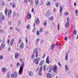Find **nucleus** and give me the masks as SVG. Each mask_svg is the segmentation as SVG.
Segmentation results:
<instances>
[{
  "label": "nucleus",
  "mask_w": 78,
  "mask_h": 78,
  "mask_svg": "<svg viewBox=\"0 0 78 78\" xmlns=\"http://www.w3.org/2000/svg\"><path fill=\"white\" fill-rule=\"evenodd\" d=\"M25 63L23 62L22 63L21 66L20 68V69L19 71V74L20 75H22V72H23V67L25 66Z\"/></svg>",
  "instance_id": "f257e3e1"
},
{
  "label": "nucleus",
  "mask_w": 78,
  "mask_h": 78,
  "mask_svg": "<svg viewBox=\"0 0 78 78\" xmlns=\"http://www.w3.org/2000/svg\"><path fill=\"white\" fill-rule=\"evenodd\" d=\"M41 60L40 59V58L38 57L37 58L34 59L33 60V62H35V64L37 65L39 64V62Z\"/></svg>",
  "instance_id": "f03ea898"
},
{
  "label": "nucleus",
  "mask_w": 78,
  "mask_h": 78,
  "mask_svg": "<svg viewBox=\"0 0 78 78\" xmlns=\"http://www.w3.org/2000/svg\"><path fill=\"white\" fill-rule=\"evenodd\" d=\"M37 48H37L35 49L33 51L34 54H35V57L36 58H37V57L38 56V51H37Z\"/></svg>",
  "instance_id": "7ed1b4c3"
},
{
  "label": "nucleus",
  "mask_w": 78,
  "mask_h": 78,
  "mask_svg": "<svg viewBox=\"0 0 78 78\" xmlns=\"http://www.w3.org/2000/svg\"><path fill=\"white\" fill-rule=\"evenodd\" d=\"M5 46L6 44L3 43H2L0 47V50L2 51V49H3Z\"/></svg>",
  "instance_id": "20e7f679"
},
{
  "label": "nucleus",
  "mask_w": 78,
  "mask_h": 78,
  "mask_svg": "<svg viewBox=\"0 0 78 78\" xmlns=\"http://www.w3.org/2000/svg\"><path fill=\"white\" fill-rule=\"evenodd\" d=\"M53 70L54 72L56 73L57 71V69H58V66L56 65H55L53 66Z\"/></svg>",
  "instance_id": "39448f33"
},
{
  "label": "nucleus",
  "mask_w": 78,
  "mask_h": 78,
  "mask_svg": "<svg viewBox=\"0 0 78 78\" xmlns=\"http://www.w3.org/2000/svg\"><path fill=\"white\" fill-rule=\"evenodd\" d=\"M69 17H68L67 18V23H66L65 24V26H66V28H67V27H69Z\"/></svg>",
  "instance_id": "423d86ee"
},
{
  "label": "nucleus",
  "mask_w": 78,
  "mask_h": 78,
  "mask_svg": "<svg viewBox=\"0 0 78 78\" xmlns=\"http://www.w3.org/2000/svg\"><path fill=\"white\" fill-rule=\"evenodd\" d=\"M39 71L38 73V74L39 75H40V76H41L42 75V66H41V67L39 69Z\"/></svg>",
  "instance_id": "0eeeda50"
},
{
  "label": "nucleus",
  "mask_w": 78,
  "mask_h": 78,
  "mask_svg": "<svg viewBox=\"0 0 78 78\" xmlns=\"http://www.w3.org/2000/svg\"><path fill=\"white\" fill-rule=\"evenodd\" d=\"M14 76H15V77H17V73L15 72L14 73L12 74L11 75V78H13Z\"/></svg>",
  "instance_id": "6e6552de"
},
{
  "label": "nucleus",
  "mask_w": 78,
  "mask_h": 78,
  "mask_svg": "<svg viewBox=\"0 0 78 78\" xmlns=\"http://www.w3.org/2000/svg\"><path fill=\"white\" fill-rule=\"evenodd\" d=\"M49 58V57L48 56L47 58V59L46 61V63H47L48 64H50V61H49V60H48Z\"/></svg>",
  "instance_id": "1a4fd4ad"
},
{
  "label": "nucleus",
  "mask_w": 78,
  "mask_h": 78,
  "mask_svg": "<svg viewBox=\"0 0 78 78\" xmlns=\"http://www.w3.org/2000/svg\"><path fill=\"white\" fill-rule=\"evenodd\" d=\"M19 54L17 53H16L15 54V59H17L18 58V57H19Z\"/></svg>",
  "instance_id": "9d476101"
},
{
  "label": "nucleus",
  "mask_w": 78,
  "mask_h": 78,
  "mask_svg": "<svg viewBox=\"0 0 78 78\" xmlns=\"http://www.w3.org/2000/svg\"><path fill=\"white\" fill-rule=\"evenodd\" d=\"M14 38H13L10 41V45H12L14 44Z\"/></svg>",
  "instance_id": "9b49d317"
},
{
  "label": "nucleus",
  "mask_w": 78,
  "mask_h": 78,
  "mask_svg": "<svg viewBox=\"0 0 78 78\" xmlns=\"http://www.w3.org/2000/svg\"><path fill=\"white\" fill-rule=\"evenodd\" d=\"M31 15L30 14V13H29L27 16V18L28 19H31Z\"/></svg>",
  "instance_id": "f8f14e48"
},
{
  "label": "nucleus",
  "mask_w": 78,
  "mask_h": 78,
  "mask_svg": "<svg viewBox=\"0 0 78 78\" xmlns=\"http://www.w3.org/2000/svg\"><path fill=\"white\" fill-rule=\"evenodd\" d=\"M36 24H37V25L39 24V19L38 18H37L36 20Z\"/></svg>",
  "instance_id": "ddd939ff"
},
{
  "label": "nucleus",
  "mask_w": 78,
  "mask_h": 78,
  "mask_svg": "<svg viewBox=\"0 0 78 78\" xmlns=\"http://www.w3.org/2000/svg\"><path fill=\"white\" fill-rule=\"evenodd\" d=\"M47 76L48 78H51V76L50 74L49 73H47Z\"/></svg>",
  "instance_id": "4468645a"
},
{
  "label": "nucleus",
  "mask_w": 78,
  "mask_h": 78,
  "mask_svg": "<svg viewBox=\"0 0 78 78\" xmlns=\"http://www.w3.org/2000/svg\"><path fill=\"white\" fill-rule=\"evenodd\" d=\"M44 60H42L40 63L39 65L40 66H42V65H43L44 63Z\"/></svg>",
  "instance_id": "2eb2a0df"
},
{
  "label": "nucleus",
  "mask_w": 78,
  "mask_h": 78,
  "mask_svg": "<svg viewBox=\"0 0 78 78\" xmlns=\"http://www.w3.org/2000/svg\"><path fill=\"white\" fill-rule=\"evenodd\" d=\"M60 9L59 10L60 13H62V7L61 6H60Z\"/></svg>",
  "instance_id": "dca6fc26"
},
{
  "label": "nucleus",
  "mask_w": 78,
  "mask_h": 78,
  "mask_svg": "<svg viewBox=\"0 0 78 78\" xmlns=\"http://www.w3.org/2000/svg\"><path fill=\"white\" fill-rule=\"evenodd\" d=\"M50 11H48L46 12V16L47 17L48 16H50Z\"/></svg>",
  "instance_id": "f3484780"
},
{
  "label": "nucleus",
  "mask_w": 78,
  "mask_h": 78,
  "mask_svg": "<svg viewBox=\"0 0 78 78\" xmlns=\"http://www.w3.org/2000/svg\"><path fill=\"white\" fill-rule=\"evenodd\" d=\"M65 59L66 61H67L68 59V54L67 53L66 54Z\"/></svg>",
  "instance_id": "a211bd4d"
},
{
  "label": "nucleus",
  "mask_w": 78,
  "mask_h": 78,
  "mask_svg": "<svg viewBox=\"0 0 78 78\" xmlns=\"http://www.w3.org/2000/svg\"><path fill=\"white\" fill-rule=\"evenodd\" d=\"M50 5H51V2H46V5L47 6H50Z\"/></svg>",
  "instance_id": "6ab92c4d"
},
{
  "label": "nucleus",
  "mask_w": 78,
  "mask_h": 78,
  "mask_svg": "<svg viewBox=\"0 0 78 78\" xmlns=\"http://www.w3.org/2000/svg\"><path fill=\"white\" fill-rule=\"evenodd\" d=\"M35 3L36 5H38L39 3V1L38 0H35Z\"/></svg>",
  "instance_id": "aec40b11"
},
{
  "label": "nucleus",
  "mask_w": 78,
  "mask_h": 78,
  "mask_svg": "<svg viewBox=\"0 0 78 78\" xmlns=\"http://www.w3.org/2000/svg\"><path fill=\"white\" fill-rule=\"evenodd\" d=\"M23 46H24V44L23 43H22L20 45V48H23Z\"/></svg>",
  "instance_id": "412c9836"
},
{
  "label": "nucleus",
  "mask_w": 78,
  "mask_h": 78,
  "mask_svg": "<svg viewBox=\"0 0 78 78\" xmlns=\"http://www.w3.org/2000/svg\"><path fill=\"white\" fill-rule=\"evenodd\" d=\"M43 24L44 27H46V26H47V22L44 21Z\"/></svg>",
  "instance_id": "4be33fe9"
},
{
  "label": "nucleus",
  "mask_w": 78,
  "mask_h": 78,
  "mask_svg": "<svg viewBox=\"0 0 78 78\" xmlns=\"http://www.w3.org/2000/svg\"><path fill=\"white\" fill-rule=\"evenodd\" d=\"M2 71L3 72H6V68L4 67L2 69Z\"/></svg>",
  "instance_id": "5701e85b"
},
{
  "label": "nucleus",
  "mask_w": 78,
  "mask_h": 78,
  "mask_svg": "<svg viewBox=\"0 0 78 78\" xmlns=\"http://www.w3.org/2000/svg\"><path fill=\"white\" fill-rule=\"evenodd\" d=\"M7 11H8V9L7 8H5V13L6 16H7Z\"/></svg>",
  "instance_id": "b1692460"
},
{
  "label": "nucleus",
  "mask_w": 78,
  "mask_h": 78,
  "mask_svg": "<svg viewBox=\"0 0 78 78\" xmlns=\"http://www.w3.org/2000/svg\"><path fill=\"white\" fill-rule=\"evenodd\" d=\"M40 40V39H39V38H37V39L36 40V43H37V42H39V41Z\"/></svg>",
  "instance_id": "393cba45"
},
{
  "label": "nucleus",
  "mask_w": 78,
  "mask_h": 78,
  "mask_svg": "<svg viewBox=\"0 0 78 78\" xmlns=\"http://www.w3.org/2000/svg\"><path fill=\"white\" fill-rule=\"evenodd\" d=\"M49 19L51 20H53L54 18L53 17V16H51L49 18Z\"/></svg>",
  "instance_id": "a878e982"
},
{
  "label": "nucleus",
  "mask_w": 78,
  "mask_h": 78,
  "mask_svg": "<svg viewBox=\"0 0 78 78\" xmlns=\"http://www.w3.org/2000/svg\"><path fill=\"white\" fill-rule=\"evenodd\" d=\"M12 24V22L11 21H9L8 22V25H11Z\"/></svg>",
  "instance_id": "bb28decb"
},
{
  "label": "nucleus",
  "mask_w": 78,
  "mask_h": 78,
  "mask_svg": "<svg viewBox=\"0 0 78 78\" xmlns=\"http://www.w3.org/2000/svg\"><path fill=\"white\" fill-rule=\"evenodd\" d=\"M75 14H76V16H78V10H76Z\"/></svg>",
  "instance_id": "cd10ccee"
},
{
  "label": "nucleus",
  "mask_w": 78,
  "mask_h": 78,
  "mask_svg": "<svg viewBox=\"0 0 78 78\" xmlns=\"http://www.w3.org/2000/svg\"><path fill=\"white\" fill-rule=\"evenodd\" d=\"M64 14L65 16H68L69 15V13L68 12H66L64 13Z\"/></svg>",
  "instance_id": "c85d7f7f"
},
{
  "label": "nucleus",
  "mask_w": 78,
  "mask_h": 78,
  "mask_svg": "<svg viewBox=\"0 0 78 78\" xmlns=\"http://www.w3.org/2000/svg\"><path fill=\"white\" fill-rule=\"evenodd\" d=\"M33 73L32 72H30L29 73V76H31L33 74Z\"/></svg>",
  "instance_id": "c756f323"
},
{
  "label": "nucleus",
  "mask_w": 78,
  "mask_h": 78,
  "mask_svg": "<svg viewBox=\"0 0 78 78\" xmlns=\"http://www.w3.org/2000/svg\"><path fill=\"white\" fill-rule=\"evenodd\" d=\"M60 28V26H59V23H58L57 26L58 30H59V28Z\"/></svg>",
  "instance_id": "7c9ffc66"
},
{
  "label": "nucleus",
  "mask_w": 78,
  "mask_h": 78,
  "mask_svg": "<svg viewBox=\"0 0 78 78\" xmlns=\"http://www.w3.org/2000/svg\"><path fill=\"white\" fill-rule=\"evenodd\" d=\"M73 34H76V30H74L73 32Z\"/></svg>",
  "instance_id": "2f4dec72"
},
{
  "label": "nucleus",
  "mask_w": 78,
  "mask_h": 78,
  "mask_svg": "<svg viewBox=\"0 0 78 78\" xmlns=\"http://www.w3.org/2000/svg\"><path fill=\"white\" fill-rule=\"evenodd\" d=\"M9 75H10L9 73H7L6 77V78H9Z\"/></svg>",
  "instance_id": "473e14b6"
},
{
  "label": "nucleus",
  "mask_w": 78,
  "mask_h": 78,
  "mask_svg": "<svg viewBox=\"0 0 78 78\" xmlns=\"http://www.w3.org/2000/svg\"><path fill=\"white\" fill-rule=\"evenodd\" d=\"M5 5V2H4L2 1V3L1 4V5L2 6H4V5Z\"/></svg>",
  "instance_id": "72a5a7b5"
},
{
  "label": "nucleus",
  "mask_w": 78,
  "mask_h": 78,
  "mask_svg": "<svg viewBox=\"0 0 78 78\" xmlns=\"http://www.w3.org/2000/svg\"><path fill=\"white\" fill-rule=\"evenodd\" d=\"M29 28H30V25L28 24L27 26V29H29Z\"/></svg>",
  "instance_id": "f704fd0d"
},
{
  "label": "nucleus",
  "mask_w": 78,
  "mask_h": 78,
  "mask_svg": "<svg viewBox=\"0 0 78 78\" xmlns=\"http://www.w3.org/2000/svg\"><path fill=\"white\" fill-rule=\"evenodd\" d=\"M55 46V44H53L51 47V50H53V47H54V46Z\"/></svg>",
  "instance_id": "c9c22d12"
},
{
  "label": "nucleus",
  "mask_w": 78,
  "mask_h": 78,
  "mask_svg": "<svg viewBox=\"0 0 78 78\" xmlns=\"http://www.w3.org/2000/svg\"><path fill=\"white\" fill-rule=\"evenodd\" d=\"M65 69L66 70H68V66L67 65L65 66Z\"/></svg>",
  "instance_id": "e433bc0d"
},
{
  "label": "nucleus",
  "mask_w": 78,
  "mask_h": 78,
  "mask_svg": "<svg viewBox=\"0 0 78 78\" xmlns=\"http://www.w3.org/2000/svg\"><path fill=\"white\" fill-rule=\"evenodd\" d=\"M1 17H2V20H4L5 19V16H4L3 15V16H2Z\"/></svg>",
  "instance_id": "4c0bfd02"
},
{
  "label": "nucleus",
  "mask_w": 78,
  "mask_h": 78,
  "mask_svg": "<svg viewBox=\"0 0 78 78\" xmlns=\"http://www.w3.org/2000/svg\"><path fill=\"white\" fill-rule=\"evenodd\" d=\"M55 6H56V7H58L59 4H58V2H56L55 4Z\"/></svg>",
  "instance_id": "58836bf2"
},
{
  "label": "nucleus",
  "mask_w": 78,
  "mask_h": 78,
  "mask_svg": "<svg viewBox=\"0 0 78 78\" xmlns=\"http://www.w3.org/2000/svg\"><path fill=\"white\" fill-rule=\"evenodd\" d=\"M3 56L2 55L0 56V59H3Z\"/></svg>",
  "instance_id": "ea45409f"
},
{
  "label": "nucleus",
  "mask_w": 78,
  "mask_h": 78,
  "mask_svg": "<svg viewBox=\"0 0 78 78\" xmlns=\"http://www.w3.org/2000/svg\"><path fill=\"white\" fill-rule=\"evenodd\" d=\"M34 55L33 54L32 55V56H31V58L32 59H34Z\"/></svg>",
  "instance_id": "a19ab883"
},
{
  "label": "nucleus",
  "mask_w": 78,
  "mask_h": 78,
  "mask_svg": "<svg viewBox=\"0 0 78 78\" xmlns=\"http://www.w3.org/2000/svg\"><path fill=\"white\" fill-rule=\"evenodd\" d=\"M20 63H17L16 64L17 67H19V66H20Z\"/></svg>",
  "instance_id": "79ce46f5"
},
{
  "label": "nucleus",
  "mask_w": 78,
  "mask_h": 78,
  "mask_svg": "<svg viewBox=\"0 0 78 78\" xmlns=\"http://www.w3.org/2000/svg\"><path fill=\"white\" fill-rule=\"evenodd\" d=\"M47 67V65H44V70H45V68H46Z\"/></svg>",
  "instance_id": "37998d69"
},
{
  "label": "nucleus",
  "mask_w": 78,
  "mask_h": 78,
  "mask_svg": "<svg viewBox=\"0 0 78 78\" xmlns=\"http://www.w3.org/2000/svg\"><path fill=\"white\" fill-rule=\"evenodd\" d=\"M12 6L13 8H15V7H16V5H15V4H12Z\"/></svg>",
  "instance_id": "c03bdc74"
},
{
  "label": "nucleus",
  "mask_w": 78,
  "mask_h": 78,
  "mask_svg": "<svg viewBox=\"0 0 78 78\" xmlns=\"http://www.w3.org/2000/svg\"><path fill=\"white\" fill-rule=\"evenodd\" d=\"M25 39H26V43H28V39L26 38V37H25Z\"/></svg>",
  "instance_id": "a18cd8bd"
},
{
  "label": "nucleus",
  "mask_w": 78,
  "mask_h": 78,
  "mask_svg": "<svg viewBox=\"0 0 78 78\" xmlns=\"http://www.w3.org/2000/svg\"><path fill=\"white\" fill-rule=\"evenodd\" d=\"M43 31V29H42V28H41L40 30V33H41V32H42Z\"/></svg>",
  "instance_id": "49530a36"
},
{
  "label": "nucleus",
  "mask_w": 78,
  "mask_h": 78,
  "mask_svg": "<svg viewBox=\"0 0 78 78\" xmlns=\"http://www.w3.org/2000/svg\"><path fill=\"white\" fill-rule=\"evenodd\" d=\"M12 13V11L11 10H10L9 11V14H11Z\"/></svg>",
  "instance_id": "de8ad7c7"
},
{
  "label": "nucleus",
  "mask_w": 78,
  "mask_h": 78,
  "mask_svg": "<svg viewBox=\"0 0 78 78\" xmlns=\"http://www.w3.org/2000/svg\"><path fill=\"white\" fill-rule=\"evenodd\" d=\"M37 34L38 36H39V31H37Z\"/></svg>",
  "instance_id": "09e8293b"
},
{
  "label": "nucleus",
  "mask_w": 78,
  "mask_h": 78,
  "mask_svg": "<svg viewBox=\"0 0 78 78\" xmlns=\"http://www.w3.org/2000/svg\"><path fill=\"white\" fill-rule=\"evenodd\" d=\"M58 64L59 66H61V64L59 62H58Z\"/></svg>",
  "instance_id": "8fccbe9b"
},
{
  "label": "nucleus",
  "mask_w": 78,
  "mask_h": 78,
  "mask_svg": "<svg viewBox=\"0 0 78 78\" xmlns=\"http://www.w3.org/2000/svg\"><path fill=\"white\" fill-rule=\"evenodd\" d=\"M3 32V30H0V33H2Z\"/></svg>",
  "instance_id": "3c124183"
},
{
  "label": "nucleus",
  "mask_w": 78,
  "mask_h": 78,
  "mask_svg": "<svg viewBox=\"0 0 78 78\" xmlns=\"http://www.w3.org/2000/svg\"><path fill=\"white\" fill-rule=\"evenodd\" d=\"M16 30H17V31H19V29L17 28V27L16 28Z\"/></svg>",
  "instance_id": "603ef678"
},
{
  "label": "nucleus",
  "mask_w": 78,
  "mask_h": 78,
  "mask_svg": "<svg viewBox=\"0 0 78 78\" xmlns=\"http://www.w3.org/2000/svg\"><path fill=\"white\" fill-rule=\"evenodd\" d=\"M33 4V0H31V2L30 3L31 5H32Z\"/></svg>",
  "instance_id": "864d4df0"
},
{
  "label": "nucleus",
  "mask_w": 78,
  "mask_h": 78,
  "mask_svg": "<svg viewBox=\"0 0 78 78\" xmlns=\"http://www.w3.org/2000/svg\"><path fill=\"white\" fill-rule=\"evenodd\" d=\"M7 44H9V40L8 39L7 40Z\"/></svg>",
  "instance_id": "5fc2aeb1"
},
{
  "label": "nucleus",
  "mask_w": 78,
  "mask_h": 78,
  "mask_svg": "<svg viewBox=\"0 0 78 78\" xmlns=\"http://www.w3.org/2000/svg\"><path fill=\"white\" fill-rule=\"evenodd\" d=\"M70 62L71 63H72V62H73V59H72L71 60H70Z\"/></svg>",
  "instance_id": "6e6d98bb"
},
{
  "label": "nucleus",
  "mask_w": 78,
  "mask_h": 78,
  "mask_svg": "<svg viewBox=\"0 0 78 78\" xmlns=\"http://www.w3.org/2000/svg\"><path fill=\"white\" fill-rule=\"evenodd\" d=\"M64 39L65 40H66V41H67V37H65V38H64Z\"/></svg>",
  "instance_id": "4d7b16f0"
},
{
  "label": "nucleus",
  "mask_w": 78,
  "mask_h": 78,
  "mask_svg": "<svg viewBox=\"0 0 78 78\" xmlns=\"http://www.w3.org/2000/svg\"><path fill=\"white\" fill-rule=\"evenodd\" d=\"M45 54H44L42 57V58H45Z\"/></svg>",
  "instance_id": "13d9d810"
},
{
  "label": "nucleus",
  "mask_w": 78,
  "mask_h": 78,
  "mask_svg": "<svg viewBox=\"0 0 78 78\" xmlns=\"http://www.w3.org/2000/svg\"><path fill=\"white\" fill-rule=\"evenodd\" d=\"M25 3H27L28 2V0H24Z\"/></svg>",
  "instance_id": "bf43d9fd"
},
{
  "label": "nucleus",
  "mask_w": 78,
  "mask_h": 78,
  "mask_svg": "<svg viewBox=\"0 0 78 78\" xmlns=\"http://www.w3.org/2000/svg\"><path fill=\"white\" fill-rule=\"evenodd\" d=\"M8 17H11V14H9H9H8Z\"/></svg>",
  "instance_id": "052dcab7"
},
{
  "label": "nucleus",
  "mask_w": 78,
  "mask_h": 78,
  "mask_svg": "<svg viewBox=\"0 0 78 78\" xmlns=\"http://www.w3.org/2000/svg\"><path fill=\"white\" fill-rule=\"evenodd\" d=\"M18 24V25H20V21H19Z\"/></svg>",
  "instance_id": "680f3d73"
},
{
  "label": "nucleus",
  "mask_w": 78,
  "mask_h": 78,
  "mask_svg": "<svg viewBox=\"0 0 78 78\" xmlns=\"http://www.w3.org/2000/svg\"><path fill=\"white\" fill-rule=\"evenodd\" d=\"M35 26L36 25L35 24V23H34V27L35 28Z\"/></svg>",
  "instance_id": "e2e57ef3"
},
{
  "label": "nucleus",
  "mask_w": 78,
  "mask_h": 78,
  "mask_svg": "<svg viewBox=\"0 0 78 78\" xmlns=\"http://www.w3.org/2000/svg\"><path fill=\"white\" fill-rule=\"evenodd\" d=\"M10 30H12V27H10Z\"/></svg>",
  "instance_id": "0e129e2a"
},
{
  "label": "nucleus",
  "mask_w": 78,
  "mask_h": 78,
  "mask_svg": "<svg viewBox=\"0 0 78 78\" xmlns=\"http://www.w3.org/2000/svg\"><path fill=\"white\" fill-rule=\"evenodd\" d=\"M2 16H3V15H2V13H0V16H1V17H2Z\"/></svg>",
  "instance_id": "69168bd1"
},
{
  "label": "nucleus",
  "mask_w": 78,
  "mask_h": 78,
  "mask_svg": "<svg viewBox=\"0 0 78 78\" xmlns=\"http://www.w3.org/2000/svg\"><path fill=\"white\" fill-rule=\"evenodd\" d=\"M34 11V9L32 8V9L31 12H33Z\"/></svg>",
  "instance_id": "338daca9"
},
{
  "label": "nucleus",
  "mask_w": 78,
  "mask_h": 78,
  "mask_svg": "<svg viewBox=\"0 0 78 78\" xmlns=\"http://www.w3.org/2000/svg\"><path fill=\"white\" fill-rule=\"evenodd\" d=\"M55 8H54L53 9V12H55Z\"/></svg>",
  "instance_id": "774afa93"
}]
</instances>
